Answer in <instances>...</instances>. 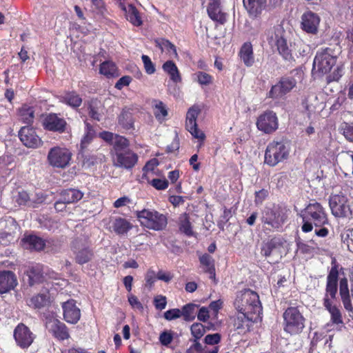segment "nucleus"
Returning <instances> with one entry per match:
<instances>
[{
	"label": "nucleus",
	"instance_id": "f257e3e1",
	"mask_svg": "<svg viewBox=\"0 0 353 353\" xmlns=\"http://www.w3.org/2000/svg\"><path fill=\"white\" fill-rule=\"evenodd\" d=\"M130 141L123 136H117L113 145V164L117 168L132 169L139 160L138 154L129 148Z\"/></svg>",
	"mask_w": 353,
	"mask_h": 353
},
{
	"label": "nucleus",
	"instance_id": "f03ea898",
	"mask_svg": "<svg viewBox=\"0 0 353 353\" xmlns=\"http://www.w3.org/2000/svg\"><path fill=\"white\" fill-rule=\"evenodd\" d=\"M234 305L238 312L247 315L260 316L262 311L258 294L250 289L238 292Z\"/></svg>",
	"mask_w": 353,
	"mask_h": 353
},
{
	"label": "nucleus",
	"instance_id": "7ed1b4c3",
	"mask_svg": "<svg viewBox=\"0 0 353 353\" xmlns=\"http://www.w3.org/2000/svg\"><path fill=\"white\" fill-rule=\"evenodd\" d=\"M290 150L283 141H272L268 145L265 152V163L275 166L288 158Z\"/></svg>",
	"mask_w": 353,
	"mask_h": 353
},
{
	"label": "nucleus",
	"instance_id": "20e7f679",
	"mask_svg": "<svg viewBox=\"0 0 353 353\" xmlns=\"http://www.w3.org/2000/svg\"><path fill=\"white\" fill-rule=\"evenodd\" d=\"M285 330L291 334L301 332L305 327V318L298 307H289L283 313Z\"/></svg>",
	"mask_w": 353,
	"mask_h": 353
},
{
	"label": "nucleus",
	"instance_id": "39448f33",
	"mask_svg": "<svg viewBox=\"0 0 353 353\" xmlns=\"http://www.w3.org/2000/svg\"><path fill=\"white\" fill-rule=\"evenodd\" d=\"M72 156V152L68 149L55 146L48 151L47 160L52 168L64 169L70 165Z\"/></svg>",
	"mask_w": 353,
	"mask_h": 353
},
{
	"label": "nucleus",
	"instance_id": "423d86ee",
	"mask_svg": "<svg viewBox=\"0 0 353 353\" xmlns=\"http://www.w3.org/2000/svg\"><path fill=\"white\" fill-rule=\"evenodd\" d=\"M296 86V80L292 76L280 77L276 84L273 85L267 93V97L279 99L290 93Z\"/></svg>",
	"mask_w": 353,
	"mask_h": 353
},
{
	"label": "nucleus",
	"instance_id": "0eeeda50",
	"mask_svg": "<svg viewBox=\"0 0 353 353\" xmlns=\"http://www.w3.org/2000/svg\"><path fill=\"white\" fill-rule=\"evenodd\" d=\"M337 57L334 50L330 48H325L319 50L314 59V67L316 66L318 71L322 74L330 72L336 63Z\"/></svg>",
	"mask_w": 353,
	"mask_h": 353
},
{
	"label": "nucleus",
	"instance_id": "6e6552de",
	"mask_svg": "<svg viewBox=\"0 0 353 353\" xmlns=\"http://www.w3.org/2000/svg\"><path fill=\"white\" fill-rule=\"evenodd\" d=\"M347 202V197L342 193L332 194L329 204L332 214L337 218L351 219L352 210Z\"/></svg>",
	"mask_w": 353,
	"mask_h": 353
},
{
	"label": "nucleus",
	"instance_id": "1a4fd4ad",
	"mask_svg": "<svg viewBox=\"0 0 353 353\" xmlns=\"http://www.w3.org/2000/svg\"><path fill=\"white\" fill-rule=\"evenodd\" d=\"M286 241L281 237H274L265 243L261 248V254L270 258L272 263H276L282 258Z\"/></svg>",
	"mask_w": 353,
	"mask_h": 353
},
{
	"label": "nucleus",
	"instance_id": "9d476101",
	"mask_svg": "<svg viewBox=\"0 0 353 353\" xmlns=\"http://www.w3.org/2000/svg\"><path fill=\"white\" fill-rule=\"evenodd\" d=\"M272 32L274 37L272 36L271 39L275 40V45L279 54L286 61H294L292 50L288 45L287 40L284 38L285 30L281 26H274Z\"/></svg>",
	"mask_w": 353,
	"mask_h": 353
},
{
	"label": "nucleus",
	"instance_id": "9b49d317",
	"mask_svg": "<svg viewBox=\"0 0 353 353\" xmlns=\"http://www.w3.org/2000/svg\"><path fill=\"white\" fill-rule=\"evenodd\" d=\"M259 130L265 134H272L279 128V119L272 110H266L261 114L256 122Z\"/></svg>",
	"mask_w": 353,
	"mask_h": 353
},
{
	"label": "nucleus",
	"instance_id": "f8f14e48",
	"mask_svg": "<svg viewBox=\"0 0 353 353\" xmlns=\"http://www.w3.org/2000/svg\"><path fill=\"white\" fill-rule=\"evenodd\" d=\"M71 248L75 254V261L79 264L89 262L93 256V252L87 245V241L85 238L74 239L72 242Z\"/></svg>",
	"mask_w": 353,
	"mask_h": 353
},
{
	"label": "nucleus",
	"instance_id": "ddd939ff",
	"mask_svg": "<svg viewBox=\"0 0 353 353\" xmlns=\"http://www.w3.org/2000/svg\"><path fill=\"white\" fill-rule=\"evenodd\" d=\"M201 113L199 105H194L190 107L186 114L185 128L194 137L203 140L205 134L201 132L197 126L196 119Z\"/></svg>",
	"mask_w": 353,
	"mask_h": 353
},
{
	"label": "nucleus",
	"instance_id": "4468645a",
	"mask_svg": "<svg viewBox=\"0 0 353 353\" xmlns=\"http://www.w3.org/2000/svg\"><path fill=\"white\" fill-rule=\"evenodd\" d=\"M303 221H327L325 209L318 202L310 203L301 211Z\"/></svg>",
	"mask_w": 353,
	"mask_h": 353
},
{
	"label": "nucleus",
	"instance_id": "2eb2a0df",
	"mask_svg": "<svg viewBox=\"0 0 353 353\" xmlns=\"http://www.w3.org/2000/svg\"><path fill=\"white\" fill-rule=\"evenodd\" d=\"M301 19V28L303 31L313 35L318 33L321 21L318 14L308 10L302 14Z\"/></svg>",
	"mask_w": 353,
	"mask_h": 353
},
{
	"label": "nucleus",
	"instance_id": "dca6fc26",
	"mask_svg": "<svg viewBox=\"0 0 353 353\" xmlns=\"http://www.w3.org/2000/svg\"><path fill=\"white\" fill-rule=\"evenodd\" d=\"M18 135L20 141L27 148H37L42 145L41 138L37 134L35 129L32 127H22Z\"/></svg>",
	"mask_w": 353,
	"mask_h": 353
},
{
	"label": "nucleus",
	"instance_id": "f3484780",
	"mask_svg": "<svg viewBox=\"0 0 353 353\" xmlns=\"http://www.w3.org/2000/svg\"><path fill=\"white\" fill-rule=\"evenodd\" d=\"M66 125L65 120L55 113L48 114L43 120V128L51 132L63 133L65 131Z\"/></svg>",
	"mask_w": 353,
	"mask_h": 353
},
{
	"label": "nucleus",
	"instance_id": "a211bd4d",
	"mask_svg": "<svg viewBox=\"0 0 353 353\" xmlns=\"http://www.w3.org/2000/svg\"><path fill=\"white\" fill-rule=\"evenodd\" d=\"M14 337L17 345L22 348L28 347L34 341L32 332L23 323H20L15 327Z\"/></svg>",
	"mask_w": 353,
	"mask_h": 353
},
{
	"label": "nucleus",
	"instance_id": "6ab92c4d",
	"mask_svg": "<svg viewBox=\"0 0 353 353\" xmlns=\"http://www.w3.org/2000/svg\"><path fill=\"white\" fill-rule=\"evenodd\" d=\"M207 13L210 19L221 25L227 21V14L222 10L221 0H209Z\"/></svg>",
	"mask_w": 353,
	"mask_h": 353
},
{
	"label": "nucleus",
	"instance_id": "aec40b11",
	"mask_svg": "<svg viewBox=\"0 0 353 353\" xmlns=\"http://www.w3.org/2000/svg\"><path fill=\"white\" fill-rule=\"evenodd\" d=\"M259 316L247 315L245 313L238 312L234 319L233 325L238 334H245L250 330L254 322H256Z\"/></svg>",
	"mask_w": 353,
	"mask_h": 353
},
{
	"label": "nucleus",
	"instance_id": "412c9836",
	"mask_svg": "<svg viewBox=\"0 0 353 353\" xmlns=\"http://www.w3.org/2000/svg\"><path fill=\"white\" fill-rule=\"evenodd\" d=\"M243 7L251 19L261 17L267 8V0H243Z\"/></svg>",
	"mask_w": 353,
	"mask_h": 353
},
{
	"label": "nucleus",
	"instance_id": "4be33fe9",
	"mask_svg": "<svg viewBox=\"0 0 353 353\" xmlns=\"http://www.w3.org/2000/svg\"><path fill=\"white\" fill-rule=\"evenodd\" d=\"M63 310V318L69 323L76 324L80 319L81 311L76 305L73 299L68 300L62 303Z\"/></svg>",
	"mask_w": 353,
	"mask_h": 353
},
{
	"label": "nucleus",
	"instance_id": "5701e85b",
	"mask_svg": "<svg viewBox=\"0 0 353 353\" xmlns=\"http://www.w3.org/2000/svg\"><path fill=\"white\" fill-rule=\"evenodd\" d=\"M17 285V277L14 272L9 270L0 271V293H6Z\"/></svg>",
	"mask_w": 353,
	"mask_h": 353
},
{
	"label": "nucleus",
	"instance_id": "b1692460",
	"mask_svg": "<svg viewBox=\"0 0 353 353\" xmlns=\"http://www.w3.org/2000/svg\"><path fill=\"white\" fill-rule=\"evenodd\" d=\"M23 281L30 286H33L43 283L45 281V277L41 269L39 266H35L30 268L25 272Z\"/></svg>",
	"mask_w": 353,
	"mask_h": 353
},
{
	"label": "nucleus",
	"instance_id": "393cba45",
	"mask_svg": "<svg viewBox=\"0 0 353 353\" xmlns=\"http://www.w3.org/2000/svg\"><path fill=\"white\" fill-rule=\"evenodd\" d=\"M47 327L52 334L59 340H64L69 338L67 327L57 319L50 320L47 322Z\"/></svg>",
	"mask_w": 353,
	"mask_h": 353
},
{
	"label": "nucleus",
	"instance_id": "a878e982",
	"mask_svg": "<svg viewBox=\"0 0 353 353\" xmlns=\"http://www.w3.org/2000/svg\"><path fill=\"white\" fill-rule=\"evenodd\" d=\"M118 123L126 130L134 129V119L130 109L124 108L118 116Z\"/></svg>",
	"mask_w": 353,
	"mask_h": 353
},
{
	"label": "nucleus",
	"instance_id": "bb28decb",
	"mask_svg": "<svg viewBox=\"0 0 353 353\" xmlns=\"http://www.w3.org/2000/svg\"><path fill=\"white\" fill-rule=\"evenodd\" d=\"M163 70L169 76L174 83L181 81V76L176 63L171 60L165 61L162 65Z\"/></svg>",
	"mask_w": 353,
	"mask_h": 353
},
{
	"label": "nucleus",
	"instance_id": "cd10ccee",
	"mask_svg": "<svg viewBox=\"0 0 353 353\" xmlns=\"http://www.w3.org/2000/svg\"><path fill=\"white\" fill-rule=\"evenodd\" d=\"M339 292L345 309L350 312L352 311L347 280L345 278L340 281Z\"/></svg>",
	"mask_w": 353,
	"mask_h": 353
},
{
	"label": "nucleus",
	"instance_id": "c85d7f7f",
	"mask_svg": "<svg viewBox=\"0 0 353 353\" xmlns=\"http://www.w3.org/2000/svg\"><path fill=\"white\" fill-rule=\"evenodd\" d=\"M83 193L78 189L69 188L62 190L59 196L67 204L73 203L79 201L83 198Z\"/></svg>",
	"mask_w": 353,
	"mask_h": 353
},
{
	"label": "nucleus",
	"instance_id": "c756f323",
	"mask_svg": "<svg viewBox=\"0 0 353 353\" xmlns=\"http://www.w3.org/2000/svg\"><path fill=\"white\" fill-rule=\"evenodd\" d=\"M239 56L244 63L248 66H252L254 62L252 45L250 42H245L241 46L239 51Z\"/></svg>",
	"mask_w": 353,
	"mask_h": 353
},
{
	"label": "nucleus",
	"instance_id": "7c9ffc66",
	"mask_svg": "<svg viewBox=\"0 0 353 353\" xmlns=\"http://www.w3.org/2000/svg\"><path fill=\"white\" fill-rule=\"evenodd\" d=\"M126 19L134 26L139 27L143 21L137 8L133 4H128L125 10Z\"/></svg>",
	"mask_w": 353,
	"mask_h": 353
},
{
	"label": "nucleus",
	"instance_id": "2f4dec72",
	"mask_svg": "<svg viewBox=\"0 0 353 353\" xmlns=\"http://www.w3.org/2000/svg\"><path fill=\"white\" fill-rule=\"evenodd\" d=\"M19 120L26 124L32 125L34 119V108L27 104H23L19 109Z\"/></svg>",
	"mask_w": 353,
	"mask_h": 353
},
{
	"label": "nucleus",
	"instance_id": "473e14b6",
	"mask_svg": "<svg viewBox=\"0 0 353 353\" xmlns=\"http://www.w3.org/2000/svg\"><path fill=\"white\" fill-rule=\"evenodd\" d=\"M61 101L72 108H79L82 104V98L75 91L66 92L62 96Z\"/></svg>",
	"mask_w": 353,
	"mask_h": 353
},
{
	"label": "nucleus",
	"instance_id": "72a5a7b5",
	"mask_svg": "<svg viewBox=\"0 0 353 353\" xmlns=\"http://www.w3.org/2000/svg\"><path fill=\"white\" fill-rule=\"evenodd\" d=\"M137 216L138 219H143L146 221H166L165 216L162 214H159L156 210H143L141 211H137Z\"/></svg>",
	"mask_w": 353,
	"mask_h": 353
},
{
	"label": "nucleus",
	"instance_id": "f704fd0d",
	"mask_svg": "<svg viewBox=\"0 0 353 353\" xmlns=\"http://www.w3.org/2000/svg\"><path fill=\"white\" fill-rule=\"evenodd\" d=\"M99 72L108 78L119 75L117 66L111 61H105L101 63Z\"/></svg>",
	"mask_w": 353,
	"mask_h": 353
},
{
	"label": "nucleus",
	"instance_id": "c9c22d12",
	"mask_svg": "<svg viewBox=\"0 0 353 353\" xmlns=\"http://www.w3.org/2000/svg\"><path fill=\"white\" fill-rule=\"evenodd\" d=\"M95 137L96 132L93 126L89 123H85V134L81 139L80 144L81 150H83L87 148Z\"/></svg>",
	"mask_w": 353,
	"mask_h": 353
},
{
	"label": "nucleus",
	"instance_id": "e433bc0d",
	"mask_svg": "<svg viewBox=\"0 0 353 353\" xmlns=\"http://www.w3.org/2000/svg\"><path fill=\"white\" fill-rule=\"evenodd\" d=\"M153 113L157 120L162 123L165 120L168 111L166 105L161 101L155 100L153 105Z\"/></svg>",
	"mask_w": 353,
	"mask_h": 353
},
{
	"label": "nucleus",
	"instance_id": "4c0bfd02",
	"mask_svg": "<svg viewBox=\"0 0 353 353\" xmlns=\"http://www.w3.org/2000/svg\"><path fill=\"white\" fill-rule=\"evenodd\" d=\"M49 296L46 294H38L26 301L27 305L34 308L45 307L48 302Z\"/></svg>",
	"mask_w": 353,
	"mask_h": 353
},
{
	"label": "nucleus",
	"instance_id": "58836bf2",
	"mask_svg": "<svg viewBox=\"0 0 353 353\" xmlns=\"http://www.w3.org/2000/svg\"><path fill=\"white\" fill-rule=\"evenodd\" d=\"M25 242L28 245V248L31 250L40 251L43 249L45 246L44 241L37 236L29 235L25 239Z\"/></svg>",
	"mask_w": 353,
	"mask_h": 353
},
{
	"label": "nucleus",
	"instance_id": "ea45409f",
	"mask_svg": "<svg viewBox=\"0 0 353 353\" xmlns=\"http://www.w3.org/2000/svg\"><path fill=\"white\" fill-rule=\"evenodd\" d=\"M156 46L159 48L162 51L165 50L174 57H178L176 46L172 43L169 40L165 39H159L155 41Z\"/></svg>",
	"mask_w": 353,
	"mask_h": 353
},
{
	"label": "nucleus",
	"instance_id": "a19ab883",
	"mask_svg": "<svg viewBox=\"0 0 353 353\" xmlns=\"http://www.w3.org/2000/svg\"><path fill=\"white\" fill-rule=\"evenodd\" d=\"M199 305L194 303H188L182 307L181 314L186 321H193L195 318L196 309Z\"/></svg>",
	"mask_w": 353,
	"mask_h": 353
},
{
	"label": "nucleus",
	"instance_id": "79ce46f5",
	"mask_svg": "<svg viewBox=\"0 0 353 353\" xmlns=\"http://www.w3.org/2000/svg\"><path fill=\"white\" fill-rule=\"evenodd\" d=\"M290 210L282 205L274 206L272 214L275 221H285L288 219V212Z\"/></svg>",
	"mask_w": 353,
	"mask_h": 353
},
{
	"label": "nucleus",
	"instance_id": "37998d69",
	"mask_svg": "<svg viewBox=\"0 0 353 353\" xmlns=\"http://www.w3.org/2000/svg\"><path fill=\"white\" fill-rule=\"evenodd\" d=\"M14 201L19 205H28L30 202L29 194L25 190H20L13 196Z\"/></svg>",
	"mask_w": 353,
	"mask_h": 353
},
{
	"label": "nucleus",
	"instance_id": "c03bdc74",
	"mask_svg": "<svg viewBox=\"0 0 353 353\" xmlns=\"http://www.w3.org/2000/svg\"><path fill=\"white\" fill-rule=\"evenodd\" d=\"M194 75L196 76V81L201 85H209L213 83V77L207 72L199 71Z\"/></svg>",
	"mask_w": 353,
	"mask_h": 353
},
{
	"label": "nucleus",
	"instance_id": "a18cd8bd",
	"mask_svg": "<svg viewBox=\"0 0 353 353\" xmlns=\"http://www.w3.org/2000/svg\"><path fill=\"white\" fill-rule=\"evenodd\" d=\"M112 228L116 233L123 234L127 232L132 225L130 222H113Z\"/></svg>",
	"mask_w": 353,
	"mask_h": 353
},
{
	"label": "nucleus",
	"instance_id": "49530a36",
	"mask_svg": "<svg viewBox=\"0 0 353 353\" xmlns=\"http://www.w3.org/2000/svg\"><path fill=\"white\" fill-rule=\"evenodd\" d=\"M191 333L195 337L196 339L201 338L205 332V327L199 323H195L192 325Z\"/></svg>",
	"mask_w": 353,
	"mask_h": 353
},
{
	"label": "nucleus",
	"instance_id": "de8ad7c7",
	"mask_svg": "<svg viewBox=\"0 0 353 353\" xmlns=\"http://www.w3.org/2000/svg\"><path fill=\"white\" fill-rule=\"evenodd\" d=\"M269 192L266 189H261L254 193V203L256 205H261L268 197Z\"/></svg>",
	"mask_w": 353,
	"mask_h": 353
},
{
	"label": "nucleus",
	"instance_id": "09e8293b",
	"mask_svg": "<svg viewBox=\"0 0 353 353\" xmlns=\"http://www.w3.org/2000/svg\"><path fill=\"white\" fill-rule=\"evenodd\" d=\"M141 59L143 63L145 72L148 74H154L156 71V68L154 64L151 61V59L148 55L143 54Z\"/></svg>",
	"mask_w": 353,
	"mask_h": 353
},
{
	"label": "nucleus",
	"instance_id": "8fccbe9b",
	"mask_svg": "<svg viewBox=\"0 0 353 353\" xmlns=\"http://www.w3.org/2000/svg\"><path fill=\"white\" fill-rule=\"evenodd\" d=\"M150 184L157 190H164L168 188L169 182L166 179H153Z\"/></svg>",
	"mask_w": 353,
	"mask_h": 353
},
{
	"label": "nucleus",
	"instance_id": "3c124183",
	"mask_svg": "<svg viewBox=\"0 0 353 353\" xmlns=\"http://www.w3.org/2000/svg\"><path fill=\"white\" fill-rule=\"evenodd\" d=\"M168 222H141L143 228L156 231L162 230L165 228Z\"/></svg>",
	"mask_w": 353,
	"mask_h": 353
},
{
	"label": "nucleus",
	"instance_id": "603ef678",
	"mask_svg": "<svg viewBox=\"0 0 353 353\" xmlns=\"http://www.w3.org/2000/svg\"><path fill=\"white\" fill-rule=\"evenodd\" d=\"M117 136H120L117 134H114L109 131H103L99 133V137L110 145H114L117 141Z\"/></svg>",
	"mask_w": 353,
	"mask_h": 353
},
{
	"label": "nucleus",
	"instance_id": "864d4df0",
	"mask_svg": "<svg viewBox=\"0 0 353 353\" xmlns=\"http://www.w3.org/2000/svg\"><path fill=\"white\" fill-rule=\"evenodd\" d=\"M332 265L327 277V283H338L339 271L337 265L332 261Z\"/></svg>",
	"mask_w": 353,
	"mask_h": 353
},
{
	"label": "nucleus",
	"instance_id": "5fc2aeb1",
	"mask_svg": "<svg viewBox=\"0 0 353 353\" xmlns=\"http://www.w3.org/2000/svg\"><path fill=\"white\" fill-rule=\"evenodd\" d=\"M156 279H157L156 272L152 270H148L145 276V286L148 289H151L156 281Z\"/></svg>",
	"mask_w": 353,
	"mask_h": 353
},
{
	"label": "nucleus",
	"instance_id": "6e6d98bb",
	"mask_svg": "<svg viewBox=\"0 0 353 353\" xmlns=\"http://www.w3.org/2000/svg\"><path fill=\"white\" fill-rule=\"evenodd\" d=\"M329 312L331 315V321L333 323H343L341 312L337 307L331 308Z\"/></svg>",
	"mask_w": 353,
	"mask_h": 353
},
{
	"label": "nucleus",
	"instance_id": "4d7b16f0",
	"mask_svg": "<svg viewBox=\"0 0 353 353\" xmlns=\"http://www.w3.org/2000/svg\"><path fill=\"white\" fill-rule=\"evenodd\" d=\"M173 339L171 331H163L159 336V341L163 345L168 346Z\"/></svg>",
	"mask_w": 353,
	"mask_h": 353
},
{
	"label": "nucleus",
	"instance_id": "13d9d810",
	"mask_svg": "<svg viewBox=\"0 0 353 353\" xmlns=\"http://www.w3.org/2000/svg\"><path fill=\"white\" fill-rule=\"evenodd\" d=\"M182 316L181 311L179 309H171L166 311L163 316L168 321H172L178 319Z\"/></svg>",
	"mask_w": 353,
	"mask_h": 353
},
{
	"label": "nucleus",
	"instance_id": "bf43d9fd",
	"mask_svg": "<svg viewBox=\"0 0 353 353\" xmlns=\"http://www.w3.org/2000/svg\"><path fill=\"white\" fill-rule=\"evenodd\" d=\"M199 261L202 265L206 267V269L214 268V261L213 258L208 254H204L202 255L200 257Z\"/></svg>",
	"mask_w": 353,
	"mask_h": 353
},
{
	"label": "nucleus",
	"instance_id": "052dcab7",
	"mask_svg": "<svg viewBox=\"0 0 353 353\" xmlns=\"http://www.w3.org/2000/svg\"><path fill=\"white\" fill-rule=\"evenodd\" d=\"M132 79L130 76L125 75L121 77L117 82L115 83V88L121 90L123 87L128 86L131 83Z\"/></svg>",
	"mask_w": 353,
	"mask_h": 353
},
{
	"label": "nucleus",
	"instance_id": "680f3d73",
	"mask_svg": "<svg viewBox=\"0 0 353 353\" xmlns=\"http://www.w3.org/2000/svg\"><path fill=\"white\" fill-rule=\"evenodd\" d=\"M179 230L181 232L188 236L194 235V232L192 230L190 222H181L179 226Z\"/></svg>",
	"mask_w": 353,
	"mask_h": 353
},
{
	"label": "nucleus",
	"instance_id": "e2e57ef3",
	"mask_svg": "<svg viewBox=\"0 0 353 353\" xmlns=\"http://www.w3.org/2000/svg\"><path fill=\"white\" fill-rule=\"evenodd\" d=\"M205 343L208 345L218 344L221 341V335L219 333L208 334L204 339Z\"/></svg>",
	"mask_w": 353,
	"mask_h": 353
},
{
	"label": "nucleus",
	"instance_id": "0e129e2a",
	"mask_svg": "<svg viewBox=\"0 0 353 353\" xmlns=\"http://www.w3.org/2000/svg\"><path fill=\"white\" fill-rule=\"evenodd\" d=\"M337 289L338 283H327L325 296L330 295L332 299H334L337 293Z\"/></svg>",
	"mask_w": 353,
	"mask_h": 353
},
{
	"label": "nucleus",
	"instance_id": "69168bd1",
	"mask_svg": "<svg viewBox=\"0 0 353 353\" xmlns=\"http://www.w3.org/2000/svg\"><path fill=\"white\" fill-rule=\"evenodd\" d=\"M180 147V141L178 135L176 134L175 137L174 138L172 143L168 145L166 148V152L167 153H172L175 151H177L179 149Z\"/></svg>",
	"mask_w": 353,
	"mask_h": 353
},
{
	"label": "nucleus",
	"instance_id": "338daca9",
	"mask_svg": "<svg viewBox=\"0 0 353 353\" xmlns=\"http://www.w3.org/2000/svg\"><path fill=\"white\" fill-rule=\"evenodd\" d=\"M88 109V114L90 117V118L97 121H99L101 120V114L95 106L90 105Z\"/></svg>",
	"mask_w": 353,
	"mask_h": 353
},
{
	"label": "nucleus",
	"instance_id": "774afa93",
	"mask_svg": "<svg viewBox=\"0 0 353 353\" xmlns=\"http://www.w3.org/2000/svg\"><path fill=\"white\" fill-rule=\"evenodd\" d=\"M343 134L347 140L353 142V126L345 123Z\"/></svg>",
	"mask_w": 353,
	"mask_h": 353
}]
</instances>
